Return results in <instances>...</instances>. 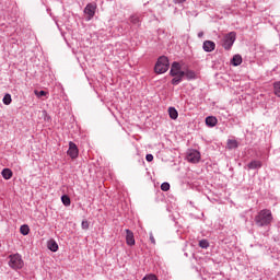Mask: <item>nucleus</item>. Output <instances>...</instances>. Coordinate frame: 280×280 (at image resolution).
Instances as JSON below:
<instances>
[{
	"instance_id": "9b49d317",
	"label": "nucleus",
	"mask_w": 280,
	"mask_h": 280,
	"mask_svg": "<svg viewBox=\"0 0 280 280\" xmlns=\"http://www.w3.org/2000/svg\"><path fill=\"white\" fill-rule=\"evenodd\" d=\"M206 124L207 126H209L210 128H213L214 126L218 125V118L213 117V116H209L206 118Z\"/></svg>"
},
{
	"instance_id": "cd10ccee",
	"label": "nucleus",
	"mask_w": 280,
	"mask_h": 280,
	"mask_svg": "<svg viewBox=\"0 0 280 280\" xmlns=\"http://www.w3.org/2000/svg\"><path fill=\"white\" fill-rule=\"evenodd\" d=\"M81 226L84 231H88L89 229V221H82Z\"/></svg>"
},
{
	"instance_id": "4468645a",
	"label": "nucleus",
	"mask_w": 280,
	"mask_h": 280,
	"mask_svg": "<svg viewBox=\"0 0 280 280\" xmlns=\"http://www.w3.org/2000/svg\"><path fill=\"white\" fill-rule=\"evenodd\" d=\"M48 248L52 253H57V250H58V243H56V241H54V240L49 241L48 242Z\"/></svg>"
},
{
	"instance_id": "6ab92c4d",
	"label": "nucleus",
	"mask_w": 280,
	"mask_h": 280,
	"mask_svg": "<svg viewBox=\"0 0 280 280\" xmlns=\"http://www.w3.org/2000/svg\"><path fill=\"white\" fill-rule=\"evenodd\" d=\"M20 233L22 235H30V225H26V224L22 225L20 228Z\"/></svg>"
},
{
	"instance_id": "aec40b11",
	"label": "nucleus",
	"mask_w": 280,
	"mask_h": 280,
	"mask_svg": "<svg viewBox=\"0 0 280 280\" xmlns=\"http://www.w3.org/2000/svg\"><path fill=\"white\" fill-rule=\"evenodd\" d=\"M273 93L277 97H280V81L273 83Z\"/></svg>"
},
{
	"instance_id": "9d476101",
	"label": "nucleus",
	"mask_w": 280,
	"mask_h": 280,
	"mask_svg": "<svg viewBox=\"0 0 280 280\" xmlns=\"http://www.w3.org/2000/svg\"><path fill=\"white\" fill-rule=\"evenodd\" d=\"M215 49V43L211 40L203 42V51L211 52Z\"/></svg>"
},
{
	"instance_id": "a878e982",
	"label": "nucleus",
	"mask_w": 280,
	"mask_h": 280,
	"mask_svg": "<svg viewBox=\"0 0 280 280\" xmlns=\"http://www.w3.org/2000/svg\"><path fill=\"white\" fill-rule=\"evenodd\" d=\"M130 22L133 23V25H137V23H139V16L132 15V16L130 18Z\"/></svg>"
},
{
	"instance_id": "0eeeda50",
	"label": "nucleus",
	"mask_w": 280,
	"mask_h": 280,
	"mask_svg": "<svg viewBox=\"0 0 280 280\" xmlns=\"http://www.w3.org/2000/svg\"><path fill=\"white\" fill-rule=\"evenodd\" d=\"M67 154L68 156H70V159H78V155L80 154V151L78 150V145L70 141Z\"/></svg>"
},
{
	"instance_id": "bb28decb",
	"label": "nucleus",
	"mask_w": 280,
	"mask_h": 280,
	"mask_svg": "<svg viewBox=\"0 0 280 280\" xmlns=\"http://www.w3.org/2000/svg\"><path fill=\"white\" fill-rule=\"evenodd\" d=\"M142 280H159V278H156L154 275H148Z\"/></svg>"
},
{
	"instance_id": "4be33fe9",
	"label": "nucleus",
	"mask_w": 280,
	"mask_h": 280,
	"mask_svg": "<svg viewBox=\"0 0 280 280\" xmlns=\"http://www.w3.org/2000/svg\"><path fill=\"white\" fill-rule=\"evenodd\" d=\"M235 148H237L236 140H228V149L229 150H235Z\"/></svg>"
},
{
	"instance_id": "2f4dec72",
	"label": "nucleus",
	"mask_w": 280,
	"mask_h": 280,
	"mask_svg": "<svg viewBox=\"0 0 280 280\" xmlns=\"http://www.w3.org/2000/svg\"><path fill=\"white\" fill-rule=\"evenodd\" d=\"M202 36H205V33H202V32L198 33L199 38H202Z\"/></svg>"
},
{
	"instance_id": "f03ea898",
	"label": "nucleus",
	"mask_w": 280,
	"mask_h": 280,
	"mask_svg": "<svg viewBox=\"0 0 280 280\" xmlns=\"http://www.w3.org/2000/svg\"><path fill=\"white\" fill-rule=\"evenodd\" d=\"M258 226H268L272 222V212L268 209L261 210L255 218Z\"/></svg>"
},
{
	"instance_id": "39448f33",
	"label": "nucleus",
	"mask_w": 280,
	"mask_h": 280,
	"mask_svg": "<svg viewBox=\"0 0 280 280\" xmlns=\"http://www.w3.org/2000/svg\"><path fill=\"white\" fill-rule=\"evenodd\" d=\"M236 34L235 32H231L229 34H226L223 38V47L224 49H231V47H233V44L235 43V38H236Z\"/></svg>"
},
{
	"instance_id": "c85d7f7f",
	"label": "nucleus",
	"mask_w": 280,
	"mask_h": 280,
	"mask_svg": "<svg viewBox=\"0 0 280 280\" xmlns=\"http://www.w3.org/2000/svg\"><path fill=\"white\" fill-rule=\"evenodd\" d=\"M145 159H147L148 163H152V161H154V155L147 154Z\"/></svg>"
},
{
	"instance_id": "5701e85b",
	"label": "nucleus",
	"mask_w": 280,
	"mask_h": 280,
	"mask_svg": "<svg viewBox=\"0 0 280 280\" xmlns=\"http://www.w3.org/2000/svg\"><path fill=\"white\" fill-rule=\"evenodd\" d=\"M34 93H35L36 97H45V96L48 95L47 92H45V91H38V90H35Z\"/></svg>"
},
{
	"instance_id": "f8f14e48",
	"label": "nucleus",
	"mask_w": 280,
	"mask_h": 280,
	"mask_svg": "<svg viewBox=\"0 0 280 280\" xmlns=\"http://www.w3.org/2000/svg\"><path fill=\"white\" fill-rule=\"evenodd\" d=\"M248 170H259V167H261V162L259 161H252L248 165H247Z\"/></svg>"
},
{
	"instance_id": "7ed1b4c3",
	"label": "nucleus",
	"mask_w": 280,
	"mask_h": 280,
	"mask_svg": "<svg viewBox=\"0 0 280 280\" xmlns=\"http://www.w3.org/2000/svg\"><path fill=\"white\" fill-rule=\"evenodd\" d=\"M9 266L12 270H21L25 266V262L20 254H13L9 256Z\"/></svg>"
},
{
	"instance_id": "423d86ee",
	"label": "nucleus",
	"mask_w": 280,
	"mask_h": 280,
	"mask_svg": "<svg viewBox=\"0 0 280 280\" xmlns=\"http://www.w3.org/2000/svg\"><path fill=\"white\" fill-rule=\"evenodd\" d=\"M186 159L188 163H199L200 153L198 152V150H190L188 151Z\"/></svg>"
},
{
	"instance_id": "393cba45",
	"label": "nucleus",
	"mask_w": 280,
	"mask_h": 280,
	"mask_svg": "<svg viewBox=\"0 0 280 280\" xmlns=\"http://www.w3.org/2000/svg\"><path fill=\"white\" fill-rule=\"evenodd\" d=\"M161 189L162 191H170V183H163Z\"/></svg>"
},
{
	"instance_id": "b1692460",
	"label": "nucleus",
	"mask_w": 280,
	"mask_h": 280,
	"mask_svg": "<svg viewBox=\"0 0 280 280\" xmlns=\"http://www.w3.org/2000/svg\"><path fill=\"white\" fill-rule=\"evenodd\" d=\"M199 246L200 248H207L209 246V241L207 240L199 241Z\"/></svg>"
},
{
	"instance_id": "f257e3e1",
	"label": "nucleus",
	"mask_w": 280,
	"mask_h": 280,
	"mask_svg": "<svg viewBox=\"0 0 280 280\" xmlns=\"http://www.w3.org/2000/svg\"><path fill=\"white\" fill-rule=\"evenodd\" d=\"M170 74L173 77L172 84L174 85L180 84L185 78V71L180 70V63L176 61L172 63Z\"/></svg>"
},
{
	"instance_id": "412c9836",
	"label": "nucleus",
	"mask_w": 280,
	"mask_h": 280,
	"mask_svg": "<svg viewBox=\"0 0 280 280\" xmlns=\"http://www.w3.org/2000/svg\"><path fill=\"white\" fill-rule=\"evenodd\" d=\"M61 202L65 205V207H69L71 205V198H69L67 195H63L61 197Z\"/></svg>"
},
{
	"instance_id": "ddd939ff",
	"label": "nucleus",
	"mask_w": 280,
	"mask_h": 280,
	"mask_svg": "<svg viewBox=\"0 0 280 280\" xmlns=\"http://www.w3.org/2000/svg\"><path fill=\"white\" fill-rule=\"evenodd\" d=\"M2 177L4 178V180H10V178H12V170L4 168L2 171Z\"/></svg>"
},
{
	"instance_id": "2eb2a0df",
	"label": "nucleus",
	"mask_w": 280,
	"mask_h": 280,
	"mask_svg": "<svg viewBox=\"0 0 280 280\" xmlns=\"http://www.w3.org/2000/svg\"><path fill=\"white\" fill-rule=\"evenodd\" d=\"M232 65H233L234 67H240V65H242V56L235 55V56L232 58Z\"/></svg>"
},
{
	"instance_id": "1a4fd4ad",
	"label": "nucleus",
	"mask_w": 280,
	"mask_h": 280,
	"mask_svg": "<svg viewBox=\"0 0 280 280\" xmlns=\"http://www.w3.org/2000/svg\"><path fill=\"white\" fill-rule=\"evenodd\" d=\"M126 244L128 246H135V233L130 230H126Z\"/></svg>"
},
{
	"instance_id": "dca6fc26",
	"label": "nucleus",
	"mask_w": 280,
	"mask_h": 280,
	"mask_svg": "<svg viewBox=\"0 0 280 280\" xmlns=\"http://www.w3.org/2000/svg\"><path fill=\"white\" fill-rule=\"evenodd\" d=\"M168 115L171 119H178V110H176L174 107L168 108Z\"/></svg>"
},
{
	"instance_id": "7c9ffc66",
	"label": "nucleus",
	"mask_w": 280,
	"mask_h": 280,
	"mask_svg": "<svg viewBox=\"0 0 280 280\" xmlns=\"http://www.w3.org/2000/svg\"><path fill=\"white\" fill-rule=\"evenodd\" d=\"M187 0H175L176 3H185Z\"/></svg>"
},
{
	"instance_id": "f3484780",
	"label": "nucleus",
	"mask_w": 280,
	"mask_h": 280,
	"mask_svg": "<svg viewBox=\"0 0 280 280\" xmlns=\"http://www.w3.org/2000/svg\"><path fill=\"white\" fill-rule=\"evenodd\" d=\"M184 77L187 78V80H196V72L191 70L184 71Z\"/></svg>"
},
{
	"instance_id": "20e7f679",
	"label": "nucleus",
	"mask_w": 280,
	"mask_h": 280,
	"mask_svg": "<svg viewBox=\"0 0 280 280\" xmlns=\"http://www.w3.org/2000/svg\"><path fill=\"white\" fill-rule=\"evenodd\" d=\"M170 69V59L167 57L162 56L158 59V62L155 63V73H166V71Z\"/></svg>"
},
{
	"instance_id": "6e6552de",
	"label": "nucleus",
	"mask_w": 280,
	"mask_h": 280,
	"mask_svg": "<svg viewBox=\"0 0 280 280\" xmlns=\"http://www.w3.org/2000/svg\"><path fill=\"white\" fill-rule=\"evenodd\" d=\"M96 9H97V7L93 3L86 4V7L84 9V14L88 15V21H91V19H93L95 16Z\"/></svg>"
},
{
	"instance_id": "a211bd4d",
	"label": "nucleus",
	"mask_w": 280,
	"mask_h": 280,
	"mask_svg": "<svg viewBox=\"0 0 280 280\" xmlns=\"http://www.w3.org/2000/svg\"><path fill=\"white\" fill-rule=\"evenodd\" d=\"M2 102L5 106H10V104H12V95L5 94Z\"/></svg>"
},
{
	"instance_id": "c756f323",
	"label": "nucleus",
	"mask_w": 280,
	"mask_h": 280,
	"mask_svg": "<svg viewBox=\"0 0 280 280\" xmlns=\"http://www.w3.org/2000/svg\"><path fill=\"white\" fill-rule=\"evenodd\" d=\"M150 242L153 244H156V240L154 238V235L150 234Z\"/></svg>"
}]
</instances>
